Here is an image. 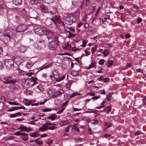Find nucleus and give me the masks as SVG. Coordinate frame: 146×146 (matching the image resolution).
Listing matches in <instances>:
<instances>
[{
	"label": "nucleus",
	"instance_id": "20",
	"mask_svg": "<svg viewBox=\"0 0 146 146\" xmlns=\"http://www.w3.org/2000/svg\"><path fill=\"white\" fill-rule=\"evenodd\" d=\"M79 72L78 71L76 70H73L71 71V74L73 77H76L79 74Z\"/></svg>",
	"mask_w": 146,
	"mask_h": 146
},
{
	"label": "nucleus",
	"instance_id": "63",
	"mask_svg": "<svg viewBox=\"0 0 146 146\" xmlns=\"http://www.w3.org/2000/svg\"><path fill=\"white\" fill-rule=\"evenodd\" d=\"M142 101L144 105H146V98L145 97L143 98Z\"/></svg>",
	"mask_w": 146,
	"mask_h": 146
},
{
	"label": "nucleus",
	"instance_id": "25",
	"mask_svg": "<svg viewBox=\"0 0 146 146\" xmlns=\"http://www.w3.org/2000/svg\"><path fill=\"white\" fill-rule=\"evenodd\" d=\"M33 65V63L31 61L27 62L26 65L28 68H29Z\"/></svg>",
	"mask_w": 146,
	"mask_h": 146
},
{
	"label": "nucleus",
	"instance_id": "2",
	"mask_svg": "<svg viewBox=\"0 0 146 146\" xmlns=\"http://www.w3.org/2000/svg\"><path fill=\"white\" fill-rule=\"evenodd\" d=\"M52 75L53 76L54 81L57 82H59L63 80L65 78V76H63L61 77H59V73L56 71H54L52 72Z\"/></svg>",
	"mask_w": 146,
	"mask_h": 146
},
{
	"label": "nucleus",
	"instance_id": "49",
	"mask_svg": "<svg viewBox=\"0 0 146 146\" xmlns=\"http://www.w3.org/2000/svg\"><path fill=\"white\" fill-rule=\"evenodd\" d=\"M87 18V15H85L83 18L82 22L83 24H85L86 23V19Z\"/></svg>",
	"mask_w": 146,
	"mask_h": 146
},
{
	"label": "nucleus",
	"instance_id": "1",
	"mask_svg": "<svg viewBox=\"0 0 146 146\" xmlns=\"http://www.w3.org/2000/svg\"><path fill=\"white\" fill-rule=\"evenodd\" d=\"M56 125V124L55 123L48 122L46 121V123H44L42 127H40L39 129V130L41 132L45 131L48 129L53 130L55 129V127L54 126L51 127H49V126L50 125Z\"/></svg>",
	"mask_w": 146,
	"mask_h": 146
},
{
	"label": "nucleus",
	"instance_id": "33",
	"mask_svg": "<svg viewBox=\"0 0 146 146\" xmlns=\"http://www.w3.org/2000/svg\"><path fill=\"white\" fill-rule=\"evenodd\" d=\"M98 123V121L97 119H94L92 121L91 123L93 125H96Z\"/></svg>",
	"mask_w": 146,
	"mask_h": 146
},
{
	"label": "nucleus",
	"instance_id": "18",
	"mask_svg": "<svg viewBox=\"0 0 146 146\" xmlns=\"http://www.w3.org/2000/svg\"><path fill=\"white\" fill-rule=\"evenodd\" d=\"M12 2L15 5H21L22 3V0H13Z\"/></svg>",
	"mask_w": 146,
	"mask_h": 146
},
{
	"label": "nucleus",
	"instance_id": "44",
	"mask_svg": "<svg viewBox=\"0 0 146 146\" xmlns=\"http://www.w3.org/2000/svg\"><path fill=\"white\" fill-rule=\"evenodd\" d=\"M44 43V40L42 39L40 40L38 42V44H39L43 45Z\"/></svg>",
	"mask_w": 146,
	"mask_h": 146
},
{
	"label": "nucleus",
	"instance_id": "13",
	"mask_svg": "<svg viewBox=\"0 0 146 146\" xmlns=\"http://www.w3.org/2000/svg\"><path fill=\"white\" fill-rule=\"evenodd\" d=\"M69 123V121L66 119H65L60 121V125L61 126H63L68 124Z\"/></svg>",
	"mask_w": 146,
	"mask_h": 146
},
{
	"label": "nucleus",
	"instance_id": "22",
	"mask_svg": "<svg viewBox=\"0 0 146 146\" xmlns=\"http://www.w3.org/2000/svg\"><path fill=\"white\" fill-rule=\"evenodd\" d=\"M109 51L107 49H105L103 52L102 53L104 54L105 57H106L109 54Z\"/></svg>",
	"mask_w": 146,
	"mask_h": 146
},
{
	"label": "nucleus",
	"instance_id": "56",
	"mask_svg": "<svg viewBox=\"0 0 146 146\" xmlns=\"http://www.w3.org/2000/svg\"><path fill=\"white\" fill-rule=\"evenodd\" d=\"M71 126L70 125L67 127L66 128H65L64 129V131L66 132H68L69 131V128L70 127H71Z\"/></svg>",
	"mask_w": 146,
	"mask_h": 146
},
{
	"label": "nucleus",
	"instance_id": "30",
	"mask_svg": "<svg viewBox=\"0 0 146 146\" xmlns=\"http://www.w3.org/2000/svg\"><path fill=\"white\" fill-rule=\"evenodd\" d=\"M53 93L52 94V97L54 98L58 96L57 93H56L57 91H55L54 90H53Z\"/></svg>",
	"mask_w": 146,
	"mask_h": 146
},
{
	"label": "nucleus",
	"instance_id": "5",
	"mask_svg": "<svg viewBox=\"0 0 146 146\" xmlns=\"http://www.w3.org/2000/svg\"><path fill=\"white\" fill-rule=\"evenodd\" d=\"M3 79L5 81H2L3 82L7 84H13L17 81L16 79H14L13 77L11 76L4 77L3 78Z\"/></svg>",
	"mask_w": 146,
	"mask_h": 146
},
{
	"label": "nucleus",
	"instance_id": "11",
	"mask_svg": "<svg viewBox=\"0 0 146 146\" xmlns=\"http://www.w3.org/2000/svg\"><path fill=\"white\" fill-rule=\"evenodd\" d=\"M44 35H46L47 36L48 39L51 38L53 36L52 32L50 30H46Z\"/></svg>",
	"mask_w": 146,
	"mask_h": 146
},
{
	"label": "nucleus",
	"instance_id": "8",
	"mask_svg": "<svg viewBox=\"0 0 146 146\" xmlns=\"http://www.w3.org/2000/svg\"><path fill=\"white\" fill-rule=\"evenodd\" d=\"M46 30L42 27L36 28L34 29V31L38 35H44Z\"/></svg>",
	"mask_w": 146,
	"mask_h": 146
},
{
	"label": "nucleus",
	"instance_id": "64",
	"mask_svg": "<svg viewBox=\"0 0 146 146\" xmlns=\"http://www.w3.org/2000/svg\"><path fill=\"white\" fill-rule=\"evenodd\" d=\"M109 79L108 78H104V82H108L109 81Z\"/></svg>",
	"mask_w": 146,
	"mask_h": 146
},
{
	"label": "nucleus",
	"instance_id": "54",
	"mask_svg": "<svg viewBox=\"0 0 146 146\" xmlns=\"http://www.w3.org/2000/svg\"><path fill=\"white\" fill-rule=\"evenodd\" d=\"M90 3V0H86V1H85V6L86 7L88 6L89 4Z\"/></svg>",
	"mask_w": 146,
	"mask_h": 146
},
{
	"label": "nucleus",
	"instance_id": "40",
	"mask_svg": "<svg viewBox=\"0 0 146 146\" xmlns=\"http://www.w3.org/2000/svg\"><path fill=\"white\" fill-rule=\"evenodd\" d=\"M50 19L52 21L53 23L54 24L55 26L56 25L57 22L56 20H55V19L54 18H50Z\"/></svg>",
	"mask_w": 146,
	"mask_h": 146
},
{
	"label": "nucleus",
	"instance_id": "62",
	"mask_svg": "<svg viewBox=\"0 0 146 146\" xmlns=\"http://www.w3.org/2000/svg\"><path fill=\"white\" fill-rule=\"evenodd\" d=\"M136 70L137 72H140L141 73H143L142 70L140 69H137Z\"/></svg>",
	"mask_w": 146,
	"mask_h": 146
},
{
	"label": "nucleus",
	"instance_id": "42",
	"mask_svg": "<svg viewBox=\"0 0 146 146\" xmlns=\"http://www.w3.org/2000/svg\"><path fill=\"white\" fill-rule=\"evenodd\" d=\"M21 131H19L16 132L15 133H14V135H16L17 136H19L21 135Z\"/></svg>",
	"mask_w": 146,
	"mask_h": 146
},
{
	"label": "nucleus",
	"instance_id": "50",
	"mask_svg": "<svg viewBox=\"0 0 146 146\" xmlns=\"http://www.w3.org/2000/svg\"><path fill=\"white\" fill-rule=\"evenodd\" d=\"M17 116L16 114L14 113L13 114H11L9 115V117L11 118L14 117H17Z\"/></svg>",
	"mask_w": 146,
	"mask_h": 146
},
{
	"label": "nucleus",
	"instance_id": "52",
	"mask_svg": "<svg viewBox=\"0 0 146 146\" xmlns=\"http://www.w3.org/2000/svg\"><path fill=\"white\" fill-rule=\"evenodd\" d=\"M46 143L49 145H50L52 143V140H49L46 141Z\"/></svg>",
	"mask_w": 146,
	"mask_h": 146
},
{
	"label": "nucleus",
	"instance_id": "28",
	"mask_svg": "<svg viewBox=\"0 0 146 146\" xmlns=\"http://www.w3.org/2000/svg\"><path fill=\"white\" fill-rule=\"evenodd\" d=\"M43 1L45 3L49 4L50 3H52L54 2L55 0H43Z\"/></svg>",
	"mask_w": 146,
	"mask_h": 146
},
{
	"label": "nucleus",
	"instance_id": "47",
	"mask_svg": "<svg viewBox=\"0 0 146 146\" xmlns=\"http://www.w3.org/2000/svg\"><path fill=\"white\" fill-rule=\"evenodd\" d=\"M65 108H62L60 110H59L57 112V113L58 114H60L63 110H64Z\"/></svg>",
	"mask_w": 146,
	"mask_h": 146
},
{
	"label": "nucleus",
	"instance_id": "45",
	"mask_svg": "<svg viewBox=\"0 0 146 146\" xmlns=\"http://www.w3.org/2000/svg\"><path fill=\"white\" fill-rule=\"evenodd\" d=\"M95 64L94 63L92 62L91 64L90 65L88 68V69H90V68L94 67Z\"/></svg>",
	"mask_w": 146,
	"mask_h": 146
},
{
	"label": "nucleus",
	"instance_id": "36",
	"mask_svg": "<svg viewBox=\"0 0 146 146\" xmlns=\"http://www.w3.org/2000/svg\"><path fill=\"white\" fill-rule=\"evenodd\" d=\"M53 18H54L56 21H59L60 20V17H59L56 16V15L54 16V17Z\"/></svg>",
	"mask_w": 146,
	"mask_h": 146
},
{
	"label": "nucleus",
	"instance_id": "3",
	"mask_svg": "<svg viewBox=\"0 0 146 146\" xmlns=\"http://www.w3.org/2000/svg\"><path fill=\"white\" fill-rule=\"evenodd\" d=\"M52 40L51 41L49 42L48 44V47L50 50H55L58 45V42L57 41Z\"/></svg>",
	"mask_w": 146,
	"mask_h": 146
},
{
	"label": "nucleus",
	"instance_id": "16",
	"mask_svg": "<svg viewBox=\"0 0 146 146\" xmlns=\"http://www.w3.org/2000/svg\"><path fill=\"white\" fill-rule=\"evenodd\" d=\"M74 82L73 80H69L68 81L67 84H65L66 87L67 89L69 90L70 89V87L72 84V83Z\"/></svg>",
	"mask_w": 146,
	"mask_h": 146
},
{
	"label": "nucleus",
	"instance_id": "14",
	"mask_svg": "<svg viewBox=\"0 0 146 146\" xmlns=\"http://www.w3.org/2000/svg\"><path fill=\"white\" fill-rule=\"evenodd\" d=\"M27 48L26 46H20L18 48V50L21 52H24L27 50Z\"/></svg>",
	"mask_w": 146,
	"mask_h": 146
},
{
	"label": "nucleus",
	"instance_id": "15",
	"mask_svg": "<svg viewBox=\"0 0 146 146\" xmlns=\"http://www.w3.org/2000/svg\"><path fill=\"white\" fill-rule=\"evenodd\" d=\"M18 129L20 130L21 131H27V128L25 126H24L22 124H21L18 128Z\"/></svg>",
	"mask_w": 146,
	"mask_h": 146
},
{
	"label": "nucleus",
	"instance_id": "38",
	"mask_svg": "<svg viewBox=\"0 0 146 146\" xmlns=\"http://www.w3.org/2000/svg\"><path fill=\"white\" fill-rule=\"evenodd\" d=\"M77 95H79V94H77V93L76 92L73 93L70 95V98H72L74 97V96H75Z\"/></svg>",
	"mask_w": 146,
	"mask_h": 146
},
{
	"label": "nucleus",
	"instance_id": "43",
	"mask_svg": "<svg viewBox=\"0 0 146 146\" xmlns=\"http://www.w3.org/2000/svg\"><path fill=\"white\" fill-rule=\"evenodd\" d=\"M36 133L35 132L34 133H30L29 135L30 136L32 137H36Z\"/></svg>",
	"mask_w": 146,
	"mask_h": 146
},
{
	"label": "nucleus",
	"instance_id": "19",
	"mask_svg": "<svg viewBox=\"0 0 146 146\" xmlns=\"http://www.w3.org/2000/svg\"><path fill=\"white\" fill-rule=\"evenodd\" d=\"M40 7L41 9V11L44 13H47L48 12V9L43 5L40 6Z\"/></svg>",
	"mask_w": 146,
	"mask_h": 146
},
{
	"label": "nucleus",
	"instance_id": "51",
	"mask_svg": "<svg viewBox=\"0 0 146 146\" xmlns=\"http://www.w3.org/2000/svg\"><path fill=\"white\" fill-rule=\"evenodd\" d=\"M51 110L50 109L47 108L44 109H43L42 111L43 112H46L51 111Z\"/></svg>",
	"mask_w": 146,
	"mask_h": 146
},
{
	"label": "nucleus",
	"instance_id": "12",
	"mask_svg": "<svg viewBox=\"0 0 146 146\" xmlns=\"http://www.w3.org/2000/svg\"><path fill=\"white\" fill-rule=\"evenodd\" d=\"M12 84L13 89L14 90L17 91L20 89V86L18 84L15 83Z\"/></svg>",
	"mask_w": 146,
	"mask_h": 146
},
{
	"label": "nucleus",
	"instance_id": "7",
	"mask_svg": "<svg viewBox=\"0 0 146 146\" xmlns=\"http://www.w3.org/2000/svg\"><path fill=\"white\" fill-rule=\"evenodd\" d=\"M4 63L5 66L8 68L14 67V62L13 59H6L4 60Z\"/></svg>",
	"mask_w": 146,
	"mask_h": 146
},
{
	"label": "nucleus",
	"instance_id": "55",
	"mask_svg": "<svg viewBox=\"0 0 146 146\" xmlns=\"http://www.w3.org/2000/svg\"><path fill=\"white\" fill-rule=\"evenodd\" d=\"M36 143L39 145H41L42 144V142L41 141H36Z\"/></svg>",
	"mask_w": 146,
	"mask_h": 146
},
{
	"label": "nucleus",
	"instance_id": "53",
	"mask_svg": "<svg viewBox=\"0 0 146 146\" xmlns=\"http://www.w3.org/2000/svg\"><path fill=\"white\" fill-rule=\"evenodd\" d=\"M88 95H90L92 96H94L95 95V93L94 92H91L90 93H88Z\"/></svg>",
	"mask_w": 146,
	"mask_h": 146
},
{
	"label": "nucleus",
	"instance_id": "21",
	"mask_svg": "<svg viewBox=\"0 0 146 146\" xmlns=\"http://www.w3.org/2000/svg\"><path fill=\"white\" fill-rule=\"evenodd\" d=\"M111 108L110 106H108L106 107L103 111L107 113H109L111 111Z\"/></svg>",
	"mask_w": 146,
	"mask_h": 146
},
{
	"label": "nucleus",
	"instance_id": "41",
	"mask_svg": "<svg viewBox=\"0 0 146 146\" xmlns=\"http://www.w3.org/2000/svg\"><path fill=\"white\" fill-rule=\"evenodd\" d=\"M4 13L3 7H0V15H2Z\"/></svg>",
	"mask_w": 146,
	"mask_h": 146
},
{
	"label": "nucleus",
	"instance_id": "59",
	"mask_svg": "<svg viewBox=\"0 0 146 146\" xmlns=\"http://www.w3.org/2000/svg\"><path fill=\"white\" fill-rule=\"evenodd\" d=\"M97 47H98L97 46H94L92 48V50L94 51H95L97 49Z\"/></svg>",
	"mask_w": 146,
	"mask_h": 146
},
{
	"label": "nucleus",
	"instance_id": "17",
	"mask_svg": "<svg viewBox=\"0 0 146 146\" xmlns=\"http://www.w3.org/2000/svg\"><path fill=\"white\" fill-rule=\"evenodd\" d=\"M95 6H90L88 8L87 12L89 13H92L95 11Z\"/></svg>",
	"mask_w": 146,
	"mask_h": 146
},
{
	"label": "nucleus",
	"instance_id": "32",
	"mask_svg": "<svg viewBox=\"0 0 146 146\" xmlns=\"http://www.w3.org/2000/svg\"><path fill=\"white\" fill-rule=\"evenodd\" d=\"M37 88L41 92L44 90V88L41 85H39L37 86Z\"/></svg>",
	"mask_w": 146,
	"mask_h": 146
},
{
	"label": "nucleus",
	"instance_id": "61",
	"mask_svg": "<svg viewBox=\"0 0 146 146\" xmlns=\"http://www.w3.org/2000/svg\"><path fill=\"white\" fill-rule=\"evenodd\" d=\"M21 138L24 141H26L28 139V138L27 137H21Z\"/></svg>",
	"mask_w": 146,
	"mask_h": 146
},
{
	"label": "nucleus",
	"instance_id": "60",
	"mask_svg": "<svg viewBox=\"0 0 146 146\" xmlns=\"http://www.w3.org/2000/svg\"><path fill=\"white\" fill-rule=\"evenodd\" d=\"M53 90H50L48 91V94H51L52 95V94L53 93Z\"/></svg>",
	"mask_w": 146,
	"mask_h": 146
},
{
	"label": "nucleus",
	"instance_id": "57",
	"mask_svg": "<svg viewBox=\"0 0 146 146\" xmlns=\"http://www.w3.org/2000/svg\"><path fill=\"white\" fill-rule=\"evenodd\" d=\"M1 100L2 101L5 102V101L6 99L4 96H2L1 97Z\"/></svg>",
	"mask_w": 146,
	"mask_h": 146
},
{
	"label": "nucleus",
	"instance_id": "46",
	"mask_svg": "<svg viewBox=\"0 0 146 146\" xmlns=\"http://www.w3.org/2000/svg\"><path fill=\"white\" fill-rule=\"evenodd\" d=\"M104 61H105V60L104 59H101L100 60L98 63L99 64H100V65H102L104 64Z\"/></svg>",
	"mask_w": 146,
	"mask_h": 146
},
{
	"label": "nucleus",
	"instance_id": "26",
	"mask_svg": "<svg viewBox=\"0 0 146 146\" xmlns=\"http://www.w3.org/2000/svg\"><path fill=\"white\" fill-rule=\"evenodd\" d=\"M110 121H109L108 123H105L104 124V126L105 127V129L107 128H108L111 126V124L110 123Z\"/></svg>",
	"mask_w": 146,
	"mask_h": 146
},
{
	"label": "nucleus",
	"instance_id": "35",
	"mask_svg": "<svg viewBox=\"0 0 146 146\" xmlns=\"http://www.w3.org/2000/svg\"><path fill=\"white\" fill-rule=\"evenodd\" d=\"M37 0H30V3L33 4H35L37 3Z\"/></svg>",
	"mask_w": 146,
	"mask_h": 146
},
{
	"label": "nucleus",
	"instance_id": "24",
	"mask_svg": "<svg viewBox=\"0 0 146 146\" xmlns=\"http://www.w3.org/2000/svg\"><path fill=\"white\" fill-rule=\"evenodd\" d=\"M56 117L55 114H52L50 116L48 117L47 118L48 119H50L51 121L55 119Z\"/></svg>",
	"mask_w": 146,
	"mask_h": 146
},
{
	"label": "nucleus",
	"instance_id": "48",
	"mask_svg": "<svg viewBox=\"0 0 146 146\" xmlns=\"http://www.w3.org/2000/svg\"><path fill=\"white\" fill-rule=\"evenodd\" d=\"M85 6V1H83L81 3V8H84Z\"/></svg>",
	"mask_w": 146,
	"mask_h": 146
},
{
	"label": "nucleus",
	"instance_id": "58",
	"mask_svg": "<svg viewBox=\"0 0 146 146\" xmlns=\"http://www.w3.org/2000/svg\"><path fill=\"white\" fill-rule=\"evenodd\" d=\"M100 98V97L99 96H95L94 97H93L92 98V99L94 100H97L98 98Z\"/></svg>",
	"mask_w": 146,
	"mask_h": 146
},
{
	"label": "nucleus",
	"instance_id": "6",
	"mask_svg": "<svg viewBox=\"0 0 146 146\" xmlns=\"http://www.w3.org/2000/svg\"><path fill=\"white\" fill-rule=\"evenodd\" d=\"M27 28V26L25 24H22L17 27L15 29L17 33L23 32L25 31Z\"/></svg>",
	"mask_w": 146,
	"mask_h": 146
},
{
	"label": "nucleus",
	"instance_id": "9",
	"mask_svg": "<svg viewBox=\"0 0 146 146\" xmlns=\"http://www.w3.org/2000/svg\"><path fill=\"white\" fill-rule=\"evenodd\" d=\"M14 61L17 66H19L23 61V59L19 57L15 58Z\"/></svg>",
	"mask_w": 146,
	"mask_h": 146
},
{
	"label": "nucleus",
	"instance_id": "39",
	"mask_svg": "<svg viewBox=\"0 0 146 146\" xmlns=\"http://www.w3.org/2000/svg\"><path fill=\"white\" fill-rule=\"evenodd\" d=\"M49 13H50V15L51 16V17L53 18L54 17V16L55 15V14L53 12H52L51 11H50L49 12Z\"/></svg>",
	"mask_w": 146,
	"mask_h": 146
},
{
	"label": "nucleus",
	"instance_id": "34",
	"mask_svg": "<svg viewBox=\"0 0 146 146\" xmlns=\"http://www.w3.org/2000/svg\"><path fill=\"white\" fill-rule=\"evenodd\" d=\"M111 95L112 94L111 93H109L107 95L106 98L108 101H110L111 100Z\"/></svg>",
	"mask_w": 146,
	"mask_h": 146
},
{
	"label": "nucleus",
	"instance_id": "29",
	"mask_svg": "<svg viewBox=\"0 0 146 146\" xmlns=\"http://www.w3.org/2000/svg\"><path fill=\"white\" fill-rule=\"evenodd\" d=\"M71 48V45L70 44L67 43L66 44L65 47H64V49H67L68 50H69Z\"/></svg>",
	"mask_w": 146,
	"mask_h": 146
},
{
	"label": "nucleus",
	"instance_id": "23",
	"mask_svg": "<svg viewBox=\"0 0 146 146\" xmlns=\"http://www.w3.org/2000/svg\"><path fill=\"white\" fill-rule=\"evenodd\" d=\"M30 80L32 82H33V84L32 85V86H33L36 83H37V82H36V78L33 76H32L31 77V78L30 79Z\"/></svg>",
	"mask_w": 146,
	"mask_h": 146
},
{
	"label": "nucleus",
	"instance_id": "4",
	"mask_svg": "<svg viewBox=\"0 0 146 146\" xmlns=\"http://www.w3.org/2000/svg\"><path fill=\"white\" fill-rule=\"evenodd\" d=\"M76 20V18L74 16L68 17L65 18L64 22L66 24L71 25Z\"/></svg>",
	"mask_w": 146,
	"mask_h": 146
},
{
	"label": "nucleus",
	"instance_id": "27",
	"mask_svg": "<svg viewBox=\"0 0 146 146\" xmlns=\"http://www.w3.org/2000/svg\"><path fill=\"white\" fill-rule=\"evenodd\" d=\"M64 92V90L62 89H60L59 90L57 91L56 93L57 94L58 96L62 94Z\"/></svg>",
	"mask_w": 146,
	"mask_h": 146
},
{
	"label": "nucleus",
	"instance_id": "31",
	"mask_svg": "<svg viewBox=\"0 0 146 146\" xmlns=\"http://www.w3.org/2000/svg\"><path fill=\"white\" fill-rule=\"evenodd\" d=\"M113 62L112 60H109L107 62V66L108 67H110L112 65Z\"/></svg>",
	"mask_w": 146,
	"mask_h": 146
},
{
	"label": "nucleus",
	"instance_id": "37",
	"mask_svg": "<svg viewBox=\"0 0 146 146\" xmlns=\"http://www.w3.org/2000/svg\"><path fill=\"white\" fill-rule=\"evenodd\" d=\"M72 50L73 52H76L77 50H79L80 49L76 47H73L72 48Z\"/></svg>",
	"mask_w": 146,
	"mask_h": 146
},
{
	"label": "nucleus",
	"instance_id": "10",
	"mask_svg": "<svg viewBox=\"0 0 146 146\" xmlns=\"http://www.w3.org/2000/svg\"><path fill=\"white\" fill-rule=\"evenodd\" d=\"M52 65V63H45L41 67L39 68V70H42L43 69L49 68L50 67H51Z\"/></svg>",
	"mask_w": 146,
	"mask_h": 146
}]
</instances>
